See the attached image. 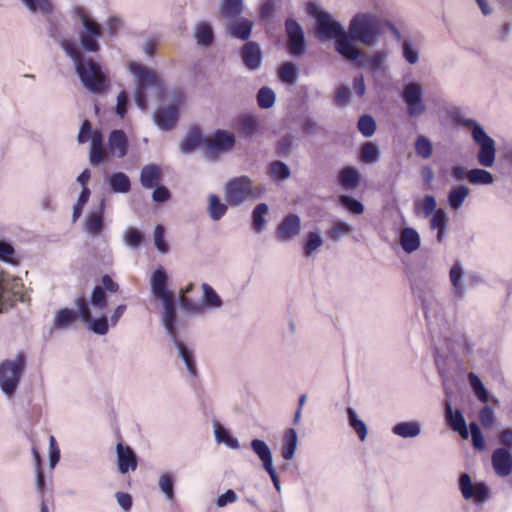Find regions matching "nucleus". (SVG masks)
<instances>
[{"label":"nucleus","mask_w":512,"mask_h":512,"mask_svg":"<svg viewBox=\"0 0 512 512\" xmlns=\"http://www.w3.org/2000/svg\"><path fill=\"white\" fill-rule=\"evenodd\" d=\"M61 45L73 60L75 71L85 89L93 94H102L108 90L110 81L100 64L86 57L74 42L64 40Z\"/></svg>","instance_id":"nucleus-1"},{"label":"nucleus","mask_w":512,"mask_h":512,"mask_svg":"<svg viewBox=\"0 0 512 512\" xmlns=\"http://www.w3.org/2000/svg\"><path fill=\"white\" fill-rule=\"evenodd\" d=\"M459 124L471 129V137L479 146L477 161L481 166L492 167L495 162V141L486 133L483 126L472 118H462Z\"/></svg>","instance_id":"nucleus-2"},{"label":"nucleus","mask_w":512,"mask_h":512,"mask_svg":"<svg viewBox=\"0 0 512 512\" xmlns=\"http://www.w3.org/2000/svg\"><path fill=\"white\" fill-rule=\"evenodd\" d=\"M128 68L135 78V104L140 110L146 111L148 107L147 90L149 88H160L162 81L153 70L144 65L131 62Z\"/></svg>","instance_id":"nucleus-3"},{"label":"nucleus","mask_w":512,"mask_h":512,"mask_svg":"<svg viewBox=\"0 0 512 512\" xmlns=\"http://www.w3.org/2000/svg\"><path fill=\"white\" fill-rule=\"evenodd\" d=\"M26 356L19 352L14 359L0 363V390L8 398L15 396L25 370Z\"/></svg>","instance_id":"nucleus-4"},{"label":"nucleus","mask_w":512,"mask_h":512,"mask_svg":"<svg viewBox=\"0 0 512 512\" xmlns=\"http://www.w3.org/2000/svg\"><path fill=\"white\" fill-rule=\"evenodd\" d=\"M262 190L255 188L253 181L246 175L234 177L224 186L225 200L230 206L238 207L249 200L261 197Z\"/></svg>","instance_id":"nucleus-5"},{"label":"nucleus","mask_w":512,"mask_h":512,"mask_svg":"<svg viewBox=\"0 0 512 512\" xmlns=\"http://www.w3.org/2000/svg\"><path fill=\"white\" fill-rule=\"evenodd\" d=\"M73 13L81 22L78 31L81 47L87 52L97 53L100 50L98 40L102 37L101 25L82 7L74 8Z\"/></svg>","instance_id":"nucleus-6"},{"label":"nucleus","mask_w":512,"mask_h":512,"mask_svg":"<svg viewBox=\"0 0 512 512\" xmlns=\"http://www.w3.org/2000/svg\"><path fill=\"white\" fill-rule=\"evenodd\" d=\"M349 33L355 41L373 46L381 34L378 19L370 13H358L350 21Z\"/></svg>","instance_id":"nucleus-7"},{"label":"nucleus","mask_w":512,"mask_h":512,"mask_svg":"<svg viewBox=\"0 0 512 512\" xmlns=\"http://www.w3.org/2000/svg\"><path fill=\"white\" fill-rule=\"evenodd\" d=\"M286 51L293 58H301L307 53L308 43L301 24L293 17L284 21Z\"/></svg>","instance_id":"nucleus-8"},{"label":"nucleus","mask_w":512,"mask_h":512,"mask_svg":"<svg viewBox=\"0 0 512 512\" xmlns=\"http://www.w3.org/2000/svg\"><path fill=\"white\" fill-rule=\"evenodd\" d=\"M402 100L406 105V111L409 117L417 118L422 116L426 111L424 102V90L420 83L411 82L404 86Z\"/></svg>","instance_id":"nucleus-9"},{"label":"nucleus","mask_w":512,"mask_h":512,"mask_svg":"<svg viewBox=\"0 0 512 512\" xmlns=\"http://www.w3.org/2000/svg\"><path fill=\"white\" fill-rule=\"evenodd\" d=\"M184 92L176 90L172 95V104L161 106L154 112V121L156 125L163 131L171 130L178 119L179 105L184 99Z\"/></svg>","instance_id":"nucleus-10"},{"label":"nucleus","mask_w":512,"mask_h":512,"mask_svg":"<svg viewBox=\"0 0 512 512\" xmlns=\"http://www.w3.org/2000/svg\"><path fill=\"white\" fill-rule=\"evenodd\" d=\"M459 489L464 499L472 500L474 504L481 505L490 498V489L485 482L473 484L468 473L459 477Z\"/></svg>","instance_id":"nucleus-11"},{"label":"nucleus","mask_w":512,"mask_h":512,"mask_svg":"<svg viewBox=\"0 0 512 512\" xmlns=\"http://www.w3.org/2000/svg\"><path fill=\"white\" fill-rule=\"evenodd\" d=\"M74 304L80 308L81 320L86 324L88 330L97 335H106L109 331V320L106 316L93 318L89 302L84 295L75 298Z\"/></svg>","instance_id":"nucleus-12"},{"label":"nucleus","mask_w":512,"mask_h":512,"mask_svg":"<svg viewBox=\"0 0 512 512\" xmlns=\"http://www.w3.org/2000/svg\"><path fill=\"white\" fill-rule=\"evenodd\" d=\"M31 13H41L47 16V34L50 38L58 40L60 29L57 19L51 16L53 6L50 0H20Z\"/></svg>","instance_id":"nucleus-13"},{"label":"nucleus","mask_w":512,"mask_h":512,"mask_svg":"<svg viewBox=\"0 0 512 512\" xmlns=\"http://www.w3.org/2000/svg\"><path fill=\"white\" fill-rule=\"evenodd\" d=\"M101 284L93 287L89 298L90 305L100 311L107 307V293H117L119 291V284L109 274L102 276Z\"/></svg>","instance_id":"nucleus-14"},{"label":"nucleus","mask_w":512,"mask_h":512,"mask_svg":"<svg viewBox=\"0 0 512 512\" xmlns=\"http://www.w3.org/2000/svg\"><path fill=\"white\" fill-rule=\"evenodd\" d=\"M163 306L161 322L169 338H175L178 335L177 311L174 295L160 299Z\"/></svg>","instance_id":"nucleus-15"},{"label":"nucleus","mask_w":512,"mask_h":512,"mask_svg":"<svg viewBox=\"0 0 512 512\" xmlns=\"http://www.w3.org/2000/svg\"><path fill=\"white\" fill-rule=\"evenodd\" d=\"M240 57L246 70L251 72L259 70L263 62V52L255 41H248L241 47Z\"/></svg>","instance_id":"nucleus-16"},{"label":"nucleus","mask_w":512,"mask_h":512,"mask_svg":"<svg viewBox=\"0 0 512 512\" xmlns=\"http://www.w3.org/2000/svg\"><path fill=\"white\" fill-rule=\"evenodd\" d=\"M301 231V219L295 213L287 214L278 225L275 236L280 242L294 239Z\"/></svg>","instance_id":"nucleus-17"},{"label":"nucleus","mask_w":512,"mask_h":512,"mask_svg":"<svg viewBox=\"0 0 512 512\" xmlns=\"http://www.w3.org/2000/svg\"><path fill=\"white\" fill-rule=\"evenodd\" d=\"M317 36L322 40L336 39L344 31L342 25L329 13H323L315 23Z\"/></svg>","instance_id":"nucleus-18"},{"label":"nucleus","mask_w":512,"mask_h":512,"mask_svg":"<svg viewBox=\"0 0 512 512\" xmlns=\"http://www.w3.org/2000/svg\"><path fill=\"white\" fill-rule=\"evenodd\" d=\"M105 212V198H101L99 205L92 209L85 219L84 231L91 237L95 238L103 231Z\"/></svg>","instance_id":"nucleus-19"},{"label":"nucleus","mask_w":512,"mask_h":512,"mask_svg":"<svg viewBox=\"0 0 512 512\" xmlns=\"http://www.w3.org/2000/svg\"><path fill=\"white\" fill-rule=\"evenodd\" d=\"M354 38L349 32L343 31L335 39V50L345 59L359 62L363 59L361 51L353 44Z\"/></svg>","instance_id":"nucleus-20"},{"label":"nucleus","mask_w":512,"mask_h":512,"mask_svg":"<svg viewBox=\"0 0 512 512\" xmlns=\"http://www.w3.org/2000/svg\"><path fill=\"white\" fill-rule=\"evenodd\" d=\"M235 143L236 138L234 134L223 129L216 130L210 140H205V146L215 154L229 151Z\"/></svg>","instance_id":"nucleus-21"},{"label":"nucleus","mask_w":512,"mask_h":512,"mask_svg":"<svg viewBox=\"0 0 512 512\" xmlns=\"http://www.w3.org/2000/svg\"><path fill=\"white\" fill-rule=\"evenodd\" d=\"M413 294L421 301L425 319H429L431 304L434 300V289L430 282L424 279L414 280L411 284Z\"/></svg>","instance_id":"nucleus-22"},{"label":"nucleus","mask_w":512,"mask_h":512,"mask_svg":"<svg viewBox=\"0 0 512 512\" xmlns=\"http://www.w3.org/2000/svg\"><path fill=\"white\" fill-rule=\"evenodd\" d=\"M151 293L155 299H161L173 295L168 289V275L163 266L157 267L150 279Z\"/></svg>","instance_id":"nucleus-23"},{"label":"nucleus","mask_w":512,"mask_h":512,"mask_svg":"<svg viewBox=\"0 0 512 512\" xmlns=\"http://www.w3.org/2000/svg\"><path fill=\"white\" fill-rule=\"evenodd\" d=\"M464 268L461 261L456 260L449 271V279L451 283V293L454 300H462L466 294L463 284Z\"/></svg>","instance_id":"nucleus-24"},{"label":"nucleus","mask_w":512,"mask_h":512,"mask_svg":"<svg viewBox=\"0 0 512 512\" xmlns=\"http://www.w3.org/2000/svg\"><path fill=\"white\" fill-rule=\"evenodd\" d=\"M178 350V355L184 362L186 369L192 378H197L198 370L194 351L179 339V334L175 338H169Z\"/></svg>","instance_id":"nucleus-25"},{"label":"nucleus","mask_w":512,"mask_h":512,"mask_svg":"<svg viewBox=\"0 0 512 512\" xmlns=\"http://www.w3.org/2000/svg\"><path fill=\"white\" fill-rule=\"evenodd\" d=\"M492 466L499 476L512 473V454L505 448H497L492 454Z\"/></svg>","instance_id":"nucleus-26"},{"label":"nucleus","mask_w":512,"mask_h":512,"mask_svg":"<svg viewBox=\"0 0 512 512\" xmlns=\"http://www.w3.org/2000/svg\"><path fill=\"white\" fill-rule=\"evenodd\" d=\"M116 453L120 473L125 474L129 470L134 471L137 468L136 454L129 446L118 443Z\"/></svg>","instance_id":"nucleus-27"},{"label":"nucleus","mask_w":512,"mask_h":512,"mask_svg":"<svg viewBox=\"0 0 512 512\" xmlns=\"http://www.w3.org/2000/svg\"><path fill=\"white\" fill-rule=\"evenodd\" d=\"M445 417L448 425L452 430L459 433L463 439H467L469 436V431L467 428V424L463 413L461 410L456 409L452 410L450 403H446L445 405Z\"/></svg>","instance_id":"nucleus-28"},{"label":"nucleus","mask_w":512,"mask_h":512,"mask_svg":"<svg viewBox=\"0 0 512 512\" xmlns=\"http://www.w3.org/2000/svg\"><path fill=\"white\" fill-rule=\"evenodd\" d=\"M109 152L117 158H123L127 155L128 139L123 130H112L108 137Z\"/></svg>","instance_id":"nucleus-29"},{"label":"nucleus","mask_w":512,"mask_h":512,"mask_svg":"<svg viewBox=\"0 0 512 512\" xmlns=\"http://www.w3.org/2000/svg\"><path fill=\"white\" fill-rule=\"evenodd\" d=\"M78 318L81 319L80 308H77V310L61 308L54 316L53 327L57 330L66 329L76 322Z\"/></svg>","instance_id":"nucleus-30"},{"label":"nucleus","mask_w":512,"mask_h":512,"mask_svg":"<svg viewBox=\"0 0 512 512\" xmlns=\"http://www.w3.org/2000/svg\"><path fill=\"white\" fill-rule=\"evenodd\" d=\"M448 221L447 212L442 208H438L432 215L430 228L437 230L436 239L439 243H443L446 239Z\"/></svg>","instance_id":"nucleus-31"},{"label":"nucleus","mask_w":512,"mask_h":512,"mask_svg":"<svg viewBox=\"0 0 512 512\" xmlns=\"http://www.w3.org/2000/svg\"><path fill=\"white\" fill-rule=\"evenodd\" d=\"M421 244L420 235L416 229L412 227H405L400 233V245L402 249L411 254L419 249Z\"/></svg>","instance_id":"nucleus-32"},{"label":"nucleus","mask_w":512,"mask_h":512,"mask_svg":"<svg viewBox=\"0 0 512 512\" xmlns=\"http://www.w3.org/2000/svg\"><path fill=\"white\" fill-rule=\"evenodd\" d=\"M205 138L198 127L190 128L180 143V151L184 154L190 153L201 144L205 145Z\"/></svg>","instance_id":"nucleus-33"},{"label":"nucleus","mask_w":512,"mask_h":512,"mask_svg":"<svg viewBox=\"0 0 512 512\" xmlns=\"http://www.w3.org/2000/svg\"><path fill=\"white\" fill-rule=\"evenodd\" d=\"M162 178V173L158 165L148 164L141 169L140 183L146 189L154 188Z\"/></svg>","instance_id":"nucleus-34"},{"label":"nucleus","mask_w":512,"mask_h":512,"mask_svg":"<svg viewBox=\"0 0 512 512\" xmlns=\"http://www.w3.org/2000/svg\"><path fill=\"white\" fill-rule=\"evenodd\" d=\"M238 126L239 132L245 138H252L261 130L259 118L255 115H240L238 117Z\"/></svg>","instance_id":"nucleus-35"},{"label":"nucleus","mask_w":512,"mask_h":512,"mask_svg":"<svg viewBox=\"0 0 512 512\" xmlns=\"http://www.w3.org/2000/svg\"><path fill=\"white\" fill-rule=\"evenodd\" d=\"M252 451L258 456L262 462L263 469L273 466V455L270 447L264 440L253 439L250 442Z\"/></svg>","instance_id":"nucleus-36"},{"label":"nucleus","mask_w":512,"mask_h":512,"mask_svg":"<svg viewBox=\"0 0 512 512\" xmlns=\"http://www.w3.org/2000/svg\"><path fill=\"white\" fill-rule=\"evenodd\" d=\"M392 433L401 438H415L421 433V423L418 421H403L392 427Z\"/></svg>","instance_id":"nucleus-37"},{"label":"nucleus","mask_w":512,"mask_h":512,"mask_svg":"<svg viewBox=\"0 0 512 512\" xmlns=\"http://www.w3.org/2000/svg\"><path fill=\"white\" fill-rule=\"evenodd\" d=\"M107 157V152L103 146V139L99 133H95L92 137L89 161L92 166H97L104 162Z\"/></svg>","instance_id":"nucleus-38"},{"label":"nucleus","mask_w":512,"mask_h":512,"mask_svg":"<svg viewBox=\"0 0 512 512\" xmlns=\"http://www.w3.org/2000/svg\"><path fill=\"white\" fill-rule=\"evenodd\" d=\"M298 437L297 432L294 428H289L285 431L283 437V445L281 448V454L283 459L291 460L295 455L297 448Z\"/></svg>","instance_id":"nucleus-39"},{"label":"nucleus","mask_w":512,"mask_h":512,"mask_svg":"<svg viewBox=\"0 0 512 512\" xmlns=\"http://www.w3.org/2000/svg\"><path fill=\"white\" fill-rule=\"evenodd\" d=\"M253 28V22L247 18H239L229 27L231 36L246 41L250 38Z\"/></svg>","instance_id":"nucleus-40"},{"label":"nucleus","mask_w":512,"mask_h":512,"mask_svg":"<svg viewBox=\"0 0 512 512\" xmlns=\"http://www.w3.org/2000/svg\"><path fill=\"white\" fill-rule=\"evenodd\" d=\"M202 288V306L208 309H219L223 305L221 297L217 294L214 288L208 283H203Z\"/></svg>","instance_id":"nucleus-41"},{"label":"nucleus","mask_w":512,"mask_h":512,"mask_svg":"<svg viewBox=\"0 0 512 512\" xmlns=\"http://www.w3.org/2000/svg\"><path fill=\"white\" fill-rule=\"evenodd\" d=\"M360 181L361 175L359 171L352 166L345 167L339 172L338 182L345 188H355L359 185Z\"/></svg>","instance_id":"nucleus-42"},{"label":"nucleus","mask_w":512,"mask_h":512,"mask_svg":"<svg viewBox=\"0 0 512 512\" xmlns=\"http://www.w3.org/2000/svg\"><path fill=\"white\" fill-rule=\"evenodd\" d=\"M110 189L114 193H128L131 189L129 177L123 172H116L110 175L108 179Z\"/></svg>","instance_id":"nucleus-43"},{"label":"nucleus","mask_w":512,"mask_h":512,"mask_svg":"<svg viewBox=\"0 0 512 512\" xmlns=\"http://www.w3.org/2000/svg\"><path fill=\"white\" fill-rule=\"evenodd\" d=\"M23 283L17 278H4L0 280V291L4 294L17 296L20 302H24Z\"/></svg>","instance_id":"nucleus-44"},{"label":"nucleus","mask_w":512,"mask_h":512,"mask_svg":"<svg viewBox=\"0 0 512 512\" xmlns=\"http://www.w3.org/2000/svg\"><path fill=\"white\" fill-rule=\"evenodd\" d=\"M195 39L200 46L209 47L214 41L212 26L207 22H200L195 27Z\"/></svg>","instance_id":"nucleus-45"},{"label":"nucleus","mask_w":512,"mask_h":512,"mask_svg":"<svg viewBox=\"0 0 512 512\" xmlns=\"http://www.w3.org/2000/svg\"><path fill=\"white\" fill-rule=\"evenodd\" d=\"M299 76V69L293 62L287 61L281 64L278 69L279 79L288 85H294Z\"/></svg>","instance_id":"nucleus-46"},{"label":"nucleus","mask_w":512,"mask_h":512,"mask_svg":"<svg viewBox=\"0 0 512 512\" xmlns=\"http://www.w3.org/2000/svg\"><path fill=\"white\" fill-rule=\"evenodd\" d=\"M244 10L243 0H222L221 3V14L230 19H237Z\"/></svg>","instance_id":"nucleus-47"},{"label":"nucleus","mask_w":512,"mask_h":512,"mask_svg":"<svg viewBox=\"0 0 512 512\" xmlns=\"http://www.w3.org/2000/svg\"><path fill=\"white\" fill-rule=\"evenodd\" d=\"M269 207L266 203H259L252 211V225L257 233L265 230L267 220L265 215L268 213Z\"/></svg>","instance_id":"nucleus-48"},{"label":"nucleus","mask_w":512,"mask_h":512,"mask_svg":"<svg viewBox=\"0 0 512 512\" xmlns=\"http://www.w3.org/2000/svg\"><path fill=\"white\" fill-rule=\"evenodd\" d=\"M469 195V189L465 185H458L452 188L447 195V203L452 209L460 208L466 197Z\"/></svg>","instance_id":"nucleus-49"},{"label":"nucleus","mask_w":512,"mask_h":512,"mask_svg":"<svg viewBox=\"0 0 512 512\" xmlns=\"http://www.w3.org/2000/svg\"><path fill=\"white\" fill-rule=\"evenodd\" d=\"M208 213L212 220H220L227 212L228 207L222 203L220 197L216 194H210L208 197Z\"/></svg>","instance_id":"nucleus-50"},{"label":"nucleus","mask_w":512,"mask_h":512,"mask_svg":"<svg viewBox=\"0 0 512 512\" xmlns=\"http://www.w3.org/2000/svg\"><path fill=\"white\" fill-rule=\"evenodd\" d=\"M323 238L318 230L310 231L303 243V251L306 257H310L313 253L323 245Z\"/></svg>","instance_id":"nucleus-51"},{"label":"nucleus","mask_w":512,"mask_h":512,"mask_svg":"<svg viewBox=\"0 0 512 512\" xmlns=\"http://www.w3.org/2000/svg\"><path fill=\"white\" fill-rule=\"evenodd\" d=\"M467 180L473 185H491L494 177L491 172L482 168L468 170Z\"/></svg>","instance_id":"nucleus-52"},{"label":"nucleus","mask_w":512,"mask_h":512,"mask_svg":"<svg viewBox=\"0 0 512 512\" xmlns=\"http://www.w3.org/2000/svg\"><path fill=\"white\" fill-rule=\"evenodd\" d=\"M468 382L477 399L482 403H487L489 401L488 392L481 379L474 372L468 374Z\"/></svg>","instance_id":"nucleus-53"},{"label":"nucleus","mask_w":512,"mask_h":512,"mask_svg":"<svg viewBox=\"0 0 512 512\" xmlns=\"http://www.w3.org/2000/svg\"><path fill=\"white\" fill-rule=\"evenodd\" d=\"M347 415L351 428L357 433L361 441L365 440L368 432L365 422L359 419L356 411L351 407L347 409Z\"/></svg>","instance_id":"nucleus-54"},{"label":"nucleus","mask_w":512,"mask_h":512,"mask_svg":"<svg viewBox=\"0 0 512 512\" xmlns=\"http://www.w3.org/2000/svg\"><path fill=\"white\" fill-rule=\"evenodd\" d=\"M215 439L218 443H224L231 449H239L240 444L237 438L231 436L229 431L219 424H215L214 429Z\"/></svg>","instance_id":"nucleus-55"},{"label":"nucleus","mask_w":512,"mask_h":512,"mask_svg":"<svg viewBox=\"0 0 512 512\" xmlns=\"http://www.w3.org/2000/svg\"><path fill=\"white\" fill-rule=\"evenodd\" d=\"M159 488L166 496L167 500L173 501L175 499V477L170 472L163 473L159 478Z\"/></svg>","instance_id":"nucleus-56"},{"label":"nucleus","mask_w":512,"mask_h":512,"mask_svg":"<svg viewBox=\"0 0 512 512\" xmlns=\"http://www.w3.org/2000/svg\"><path fill=\"white\" fill-rule=\"evenodd\" d=\"M276 100V95L273 89L268 86L261 87L257 93V104L262 109L271 108Z\"/></svg>","instance_id":"nucleus-57"},{"label":"nucleus","mask_w":512,"mask_h":512,"mask_svg":"<svg viewBox=\"0 0 512 512\" xmlns=\"http://www.w3.org/2000/svg\"><path fill=\"white\" fill-rule=\"evenodd\" d=\"M386 54L382 51L376 52L373 56L359 60V67H369L374 72L383 70Z\"/></svg>","instance_id":"nucleus-58"},{"label":"nucleus","mask_w":512,"mask_h":512,"mask_svg":"<svg viewBox=\"0 0 512 512\" xmlns=\"http://www.w3.org/2000/svg\"><path fill=\"white\" fill-rule=\"evenodd\" d=\"M340 205L354 215H360L364 212V205L361 201L349 195L339 197Z\"/></svg>","instance_id":"nucleus-59"},{"label":"nucleus","mask_w":512,"mask_h":512,"mask_svg":"<svg viewBox=\"0 0 512 512\" xmlns=\"http://www.w3.org/2000/svg\"><path fill=\"white\" fill-rule=\"evenodd\" d=\"M415 152L423 159L431 157L433 146L430 139L424 135H419L415 141Z\"/></svg>","instance_id":"nucleus-60"},{"label":"nucleus","mask_w":512,"mask_h":512,"mask_svg":"<svg viewBox=\"0 0 512 512\" xmlns=\"http://www.w3.org/2000/svg\"><path fill=\"white\" fill-rule=\"evenodd\" d=\"M271 176L276 180H286L290 177L289 166L280 160L273 161L269 166Z\"/></svg>","instance_id":"nucleus-61"},{"label":"nucleus","mask_w":512,"mask_h":512,"mask_svg":"<svg viewBox=\"0 0 512 512\" xmlns=\"http://www.w3.org/2000/svg\"><path fill=\"white\" fill-rule=\"evenodd\" d=\"M358 130L364 137H371L376 130V122L369 114H363L358 120Z\"/></svg>","instance_id":"nucleus-62"},{"label":"nucleus","mask_w":512,"mask_h":512,"mask_svg":"<svg viewBox=\"0 0 512 512\" xmlns=\"http://www.w3.org/2000/svg\"><path fill=\"white\" fill-rule=\"evenodd\" d=\"M380 152L378 146L372 142H367L361 149V160L368 163H375L379 160Z\"/></svg>","instance_id":"nucleus-63"},{"label":"nucleus","mask_w":512,"mask_h":512,"mask_svg":"<svg viewBox=\"0 0 512 512\" xmlns=\"http://www.w3.org/2000/svg\"><path fill=\"white\" fill-rule=\"evenodd\" d=\"M402 56L411 65L419 60V50L410 40H404L402 43Z\"/></svg>","instance_id":"nucleus-64"}]
</instances>
